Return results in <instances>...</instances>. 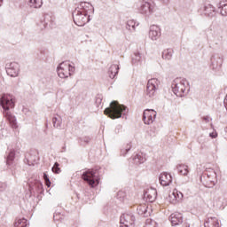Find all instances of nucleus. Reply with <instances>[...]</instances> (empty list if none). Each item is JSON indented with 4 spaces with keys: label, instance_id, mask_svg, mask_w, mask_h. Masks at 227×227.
Listing matches in <instances>:
<instances>
[{
    "label": "nucleus",
    "instance_id": "obj_1",
    "mask_svg": "<svg viewBox=\"0 0 227 227\" xmlns=\"http://www.w3.org/2000/svg\"><path fill=\"white\" fill-rule=\"evenodd\" d=\"M0 105L4 109V115L9 121L12 129H17V119L12 114L10 109L15 107V98L10 94H2L0 98Z\"/></svg>",
    "mask_w": 227,
    "mask_h": 227
},
{
    "label": "nucleus",
    "instance_id": "obj_2",
    "mask_svg": "<svg viewBox=\"0 0 227 227\" xmlns=\"http://www.w3.org/2000/svg\"><path fill=\"white\" fill-rule=\"evenodd\" d=\"M125 111H127V106L120 105L118 101H113L110 106L105 109L104 114L106 116H108V118L116 120L121 118V114L125 113Z\"/></svg>",
    "mask_w": 227,
    "mask_h": 227
},
{
    "label": "nucleus",
    "instance_id": "obj_3",
    "mask_svg": "<svg viewBox=\"0 0 227 227\" xmlns=\"http://www.w3.org/2000/svg\"><path fill=\"white\" fill-rule=\"evenodd\" d=\"M75 71V67L70 65V62H62L58 67V75L60 79H67L70 77Z\"/></svg>",
    "mask_w": 227,
    "mask_h": 227
},
{
    "label": "nucleus",
    "instance_id": "obj_4",
    "mask_svg": "<svg viewBox=\"0 0 227 227\" xmlns=\"http://www.w3.org/2000/svg\"><path fill=\"white\" fill-rule=\"evenodd\" d=\"M82 180L90 185V187H97L98 185V176H97V170H87L82 175Z\"/></svg>",
    "mask_w": 227,
    "mask_h": 227
},
{
    "label": "nucleus",
    "instance_id": "obj_5",
    "mask_svg": "<svg viewBox=\"0 0 227 227\" xmlns=\"http://www.w3.org/2000/svg\"><path fill=\"white\" fill-rule=\"evenodd\" d=\"M74 22L76 24V26H84L89 20V16L86 11L80 12L77 11V12L73 16Z\"/></svg>",
    "mask_w": 227,
    "mask_h": 227
},
{
    "label": "nucleus",
    "instance_id": "obj_6",
    "mask_svg": "<svg viewBox=\"0 0 227 227\" xmlns=\"http://www.w3.org/2000/svg\"><path fill=\"white\" fill-rule=\"evenodd\" d=\"M172 91L176 97H182L185 91V84L183 82H178V80L174 81L172 83Z\"/></svg>",
    "mask_w": 227,
    "mask_h": 227
},
{
    "label": "nucleus",
    "instance_id": "obj_7",
    "mask_svg": "<svg viewBox=\"0 0 227 227\" xmlns=\"http://www.w3.org/2000/svg\"><path fill=\"white\" fill-rule=\"evenodd\" d=\"M155 116H157V112H155V110H150V109L145 110L143 120L145 125H151V123L154 121Z\"/></svg>",
    "mask_w": 227,
    "mask_h": 227
},
{
    "label": "nucleus",
    "instance_id": "obj_8",
    "mask_svg": "<svg viewBox=\"0 0 227 227\" xmlns=\"http://www.w3.org/2000/svg\"><path fill=\"white\" fill-rule=\"evenodd\" d=\"M184 200V193L182 192H179L178 190L175 189L168 196V200L172 205H176V203H180Z\"/></svg>",
    "mask_w": 227,
    "mask_h": 227
},
{
    "label": "nucleus",
    "instance_id": "obj_9",
    "mask_svg": "<svg viewBox=\"0 0 227 227\" xmlns=\"http://www.w3.org/2000/svg\"><path fill=\"white\" fill-rule=\"evenodd\" d=\"M20 71L19 63L17 62L11 63L6 68L7 75H10V77H18Z\"/></svg>",
    "mask_w": 227,
    "mask_h": 227
},
{
    "label": "nucleus",
    "instance_id": "obj_10",
    "mask_svg": "<svg viewBox=\"0 0 227 227\" xmlns=\"http://www.w3.org/2000/svg\"><path fill=\"white\" fill-rule=\"evenodd\" d=\"M155 90H157V79L153 78L148 81L146 93L149 97L155 95Z\"/></svg>",
    "mask_w": 227,
    "mask_h": 227
},
{
    "label": "nucleus",
    "instance_id": "obj_11",
    "mask_svg": "<svg viewBox=\"0 0 227 227\" xmlns=\"http://www.w3.org/2000/svg\"><path fill=\"white\" fill-rule=\"evenodd\" d=\"M121 224H123L125 227L132 226V224H134V215L123 214L121 216Z\"/></svg>",
    "mask_w": 227,
    "mask_h": 227
},
{
    "label": "nucleus",
    "instance_id": "obj_12",
    "mask_svg": "<svg viewBox=\"0 0 227 227\" xmlns=\"http://www.w3.org/2000/svg\"><path fill=\"white\" fill-rule=\"evenodd\" d=\"M173 182V177L171 176V174H168L166 172H163L160 176V184L163 185V187H167V185H169Z\"/></svg>",
    "mask_w": 227,
    "mask_h": 227
},
{
    "label": "nucleus",
    "instance_id": "obj_13",
    "mask_svg": "<svg viewBox=\"0 0 227 227\" xmlns=\"http://www.w3.org/2000/svg\"><path fill=\"white\" fill-rule=\"evenodd\" d=\"M144 197L145 198L146 201H149V203H153L155 200H157V190L151 188L147 190Z\"/></svg>",
    "mask_w": 227,
    "mask_h": 227
},
{
    "label": "nucleus",
    "instance_id": "obj_14",
    "mask_svg": "<svg viewBox=\"0 0 227 227\" xmlns=\"http://www.w3.org/2000/svg\"><path fill=\"white\" fill-rule=\"evenodd\" d=\"M155 4L153 3L143 1L140 10L142 13H152L153 12Z\"/></svg>",
    "mask_w": 227,
    "mask_h": 227
},
{
    "label": "nucleus",
    "instance_id": "obj_15",
    "mask_svg": "<svg viewBox=\"0 0 227 227\" xmlns=\"http://www.w3.org/2000/svg\"><path fill=\"white\" fill-rule=\"evenodd\" d=\"M160 34V28L158 26L153 25L151 26L149 35L152 40H157L159 38V35Z\"/></svg>",
    "mask_w": 227,
    "mask_h": 227
},
{
    "label": "nucleus",
    "instance_id": "obj_16",
    "mask_svg": "<svg viewBox=\"0 0 227 227\" xmlns=\"http://www.w3.org/2000/svg\"><path fill=\"white\" fill-rule=\"evenodd\" d=\"M170 222L172 226H176L182 223V215L180 213L172 214L170 215Z\"/></svg>",
    "mask_w": 227,
    "mask_h": 227
},
{
    "label": "nucleus",
    "instance_id": "obj_17",
    "mask_svg": "<svg viewBox=\"0 0 227 227\" xmlns=\"http://www.w3.org/2000/svg\"><path fill=\"white\" fill-rule=\"evenodd\" d=\"M205 227H220L219 220L216 217H209L204 223Z\"/></svg>",
    "mask_w": 227,
    "mask_h": 227
},
{
    "label": "nucleus",
    "instance_id": "obj_18",
    "mask_svg": "<svg viewBox=\"0 0 227 227\" xmlns=\"http://www.w3.org/2000/svg\"><path fill=\"white\" fill-rule=\"evenodd\" d=\"M177 171L183 176H187V175H189V166L185 164H180L177 166Z\"/></svg>",
    "mask_w": 227,
    "mask_h": 227
},
{
    "label": "nucleus",
    "instance_id": "obj_19",
    "mask_svg": "<svg viewBox=\"0 0 227 227\" xmlns=\"http://www.w3.org/2000/svg\"><path fill=\"white\" fill-rule=\"evenodd\" d=\"M27 226V219L16 218L14 221V227H26Z\"/></svg>",
    "mask_w": 227,
    "mask_h": 227
},
{
    "label": "nucleus",
    "instance_id": "obj_20",
    "mask_svg": "<svg viewBox=\"0 0 227 227\" xmlns=\"http://www.w3.org/2000/svg\"><path fill=\"white\" fill-rule=\"evenodd\" d=\"M109 73H110V78L114 79V76L118 74V66L112 65L109 68Z\"/></svg>",
    "mask_w": 227,
    "mask_h": 227
},
{
    "label": "nucleus",
    "instance_id": "obj_21",
    "mask_svg": "<svg viewBox=\"0 0 227 227\" xmlns=\"http://www.w3.org/2000/svg\"><path fill=\"white\" fill-rule=\"evenodd\" d=\"M147 210H148V206L146 204H141L137 208V211L138 212L139 215H145Z\"/></svg>",
    "mask_w": 227,
    "mask_h": 227
},
{
    "label": "nucleus",
    "instance_id": "obj_22",
    "mask_svg": "<svg viewBox=\"0 0 227 227\" xmlns=\"http://www.w3.org/2000/svg\"><path fill=\"white\" fill-rule=\"evenodd\" d=\"M162 58H163V59H171V58H173V50L167 49V50L163 51Z\"/></svg>",
    "mask_w": 227,
    "mask_h": 227
},
{
    "label": "nucleus",
    "instance_id": "obj_23",
    "mask_svg": "<svg viewBox=\"0 0 227 227\" xmlns=\"http://www.w3.org/2000/svg\"><path fill=\"white\" fill-rule=\"evenodd\" d=\"M42 4H43L42 0H29V5L32 8H41Z\"/></svg>",
    "mask_w": 227,
    "mask_h": 227
},
{
    "label": "nucleus",
    "instance_id": "obj_24",
    "mask_svg": "<svg viewBox=\"0 0 227 227\" xmlns=\"http://www.w3.org/2000/svg\"><path fill=\"white\" fill-rule=\"evenodd\" d=\"M204 12L206 15L210 16L214 13V12H215V8L212 4H207L205 6Z\"/></svg>",
    "mask_w": 227,
    "mask_h": 227
},
{
    "label": "nucleus",
    "instance_id": "obj_25",
    "mask_svg": "<svg viewBox=\"0 0 227 227\" xmlns=\"http://www.w3.org/2000/svg\"><path fill=\"white\" fill-rule=\"evenodd\" d=\"M221 6H222L220 11L221 15H223V17H227V1L222 2Z\"/></svg>",
    "mask_w": 227,
    "mask_h": 227
},
{
    "label": "nucleus",
    "instance_id": "obj_26",
    "mask_svg": "<svg viewBox=\"0 0 227 227\" xmlns=\"http://www.w3.org/2000/svg\"><path fill=\"white\" fill-rule=\"evenodd\" d=\"M141 61V55L139 53H134L132 57V64L133 65H137Z\"/></svg>",
    "mask_w": 227,
    "mask_h": 227
},
{
    "label": "nucleus",
    "instance_id": "obj_27",
    "mask_svg": "<svg viewBox=\"0 0 227 227\" xmlns=\"http://www.w3.org/2000/svg\"><path fill=\"white\" fill-rule=\"evenodd\" d=\"M88 6H90V4L86 3V2H82L80 4V12H86V13H88Z\"/></svg>",
    "mask_w": 227,
    "mask_h": 227
},
{
    "label": "nucleus",
    "instance_id": "obj_28",
    "mask_svg": "<svg viewBox=\"0 0 227 227\" xmlns=\"http://www.w3.org/2000/svg\"><path fill=\"white\" fill-rule=\"evenodd\" d=\"M52 172L59 175L61 173V168H59V163L56 162L52 167Z\"/></svg>",
    "mask_w": 227,
    "mask_h": 227
},
{
    "label": "nucleus",
    "instance_id": "obj_29",
    "mask_svg": "<svg viewBox=\"0 0 227 227\" xmlns=\"http://www.w3.org/2000/svg\"><path fill=\"white\" fill-rule=\"evenodd\" d=\"M145 227H157V223L151 219L146 220Z\"/></svg>",
    "mask_w": 227,
    "mask_h": 227
},
{
    "label": "nucleus",
    "instance_id": "obj_30",
    "mask_svg": "<svg viewBox=\"0 0 227 227\" xmlns=\"http://www.w3.org/2000/svg\"><path fill=\"white\" fill-rule=\"evenodd\" d=\"M52 123H53V127H55V129L61 127V122L56 117H54L52 119Z\"/></svg>",
    "mask_w": 227,
    "mask_h": 227
},
{
    "label": "nucleus",
    "instance_id": "obj_31",
    "mask_svg": "<svg viewBox=\"0 0 227 227\" xmlns=\"http://www.w3.org/2000/svg\"><path fill=\"white\" fill-rule=\"evenodd\" d=\"M43 180L45 182V185L51 187V180L49 179V176L46 173L43 174Z\"/></svg>",
    "mask_w": 227,
    "mask_h": 227
},
{
    "label": "nucleus",
    "instance_id": "obj_32",
    "mask_svg": "<svg viewBox=\"0 0 227 227\" xmlns=\"http://www.w3.org/2000/svg\"><path fill=\"white\" fill-rule=\"evenodd\" d=\"M128 26H131L132 29H134V27H136V23L134 22V20H129L128 21Z\"/></svg>",
    "mask_w": 227,
    "mask_h": 227
},
{
    "label": "nucleus",
    "instance_id": "obj_33",
    "mask_svg": "<svg viewBox=\"0 0 227 227\" xmlns=\"http://www.w3.org/2000/svg\"><path fill=\"white\" fill-rule=\"evenodd\" d=\"M14 157H15V153H10V154L8 156V160H13Z\"/></svg>",
    "mask_w": 227,
    "mask_h": 227
},
{
    "label": "nucleus",
    "instance_id": "obj_34",
    "mask_svg": "<svg viewBox=\"0 0 227 227\" xmlns=\"http://www.w3.org/2000/svg\"><path fill=\"white\" fill-rule=\"evenodd\" d=\"M210 137H212L213 139H215V137H217V132H212L210 133Z\"/></svg>",
    "mask_w": 227,
    "mask_h": 227
},
{
    "label": "nucleus",
    "instance_id": "obj_35",
    "mask_svg": "<svg viewBox=\"0 0 227 227\" xmlns=\"http://www.w3.org/2000/svg\"><path fill=\"white\" fill-rule=\"evenodd\" d=\"M0 6H3V0H0Z\"/></svg>",
    "mask_w": 227,
    "mask_h": 227
},
{
    "label": "nucleus",
    "instance_id": "obj_36",
    "mask_svg": "<svg viewBox=\"0 0 227 227\" xmlns=\"http://www.w3.org/2000/svg\"><path fill=\"white\" fill-rule=\"evenodd\" d=\"M46 26H47V23L44 22V23H43V27H45Z\"/></svg>",
    "mask_w": 227,
    "mask_h": 227
},
{
    "label": "nucleus",
    "instance_id": "obj_37",
    "mask_svg": "<svg viewBox=\"0 0 227 227\" xmlns=\"http://www.w3.org/2000/svg\"><path fill=\"white\" fill-rule=\"evenodd\" d=\"M184 227H189V224H186Z\"/></svg>",
    "mask_w": 227,
    "mask_h": 227
},
{
    "label": "nucleus",
    "instance_id": "obj_38",
    "mask_svg": "<svg viewBox=\"0 0 227 227\" xmlns=\"http://www.w3.org/2000/svg\"><path fill=\"white\" fill-rule=\"evenodd\" d=\"M138 162H140V163H141V162H143V160H140V161H138Z\"/></svg>",
    "mask_w": 227,
    "mask_h": 227
}]
</instances>
